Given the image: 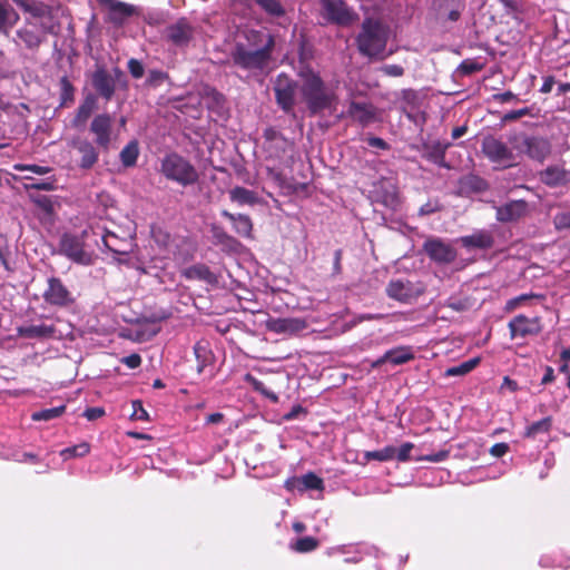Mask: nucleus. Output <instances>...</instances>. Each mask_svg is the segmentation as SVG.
<instances>
[{"instance_id":"obj_1","label":"nucleus","mask_w":570,"mask_h":570,"mask_svg":"<svg viewBox=\"0 0 570 570\" xmlns=\"http://www.w3.org/2000/svg\"><path fill=\"white\" fill-rule=\"evenodd\" d=\"M248 45L238 43L232 52L235 66L250 71H264L269 67L274 48L273 37L264 30H248Z\"/></svg>"},{"instance_id":"obj_2","label":"nucleus","mask_w":570,"mask_h":570,"mask_svg":"<svg viewBox=\"0 0 570 570\" xmlns=\"http://www.w3.org/2000/svg\"><path fill=\"white\" fill-rule=\"evenodd\" d=\"M302 97L312 115H317L324 110H332L335 107L337 96L332 86L326 85L313 71L302 73Z\"/></svg>"},{"instance_id":"obj_3","label":"nucleus","mask_w":570,"mask_h":570,"mask_svg":"<svg viewBox=\"0 0 570 570\" xmlns=\"http://www.w3.org/2000/svg\"><path fill=\"white\" fill-rule=\"evenodd\" d=\"M389 36L390 30L387 26L377 19L365 18L356 36V46L360 53L368 58H385Z\"/></svg>"},{"instance_id":"obj_4","label":"nucleus","mask_w":570,"mask_h":570,"mask_svg":"<svg viewBox=\"0 0 570 570\" xmlns=\"http://www.w3.org/2000/svg\"><path fill=\"white\" fill-rule=\"evenodd\" d=\"M160 173L168 180H173L184 187L194 185L198 180L196 168L183 156L175 153L164 157Z\"/></svg>"},{"instance_id":"obj_5","label":"nucleus","mask_w":570,"mask_h":570,"mask_svg":"<svg viewBox=\"0 0 570 570\" xmlns=\"http://www.w3.org/2000/svg\"><path fill=\"white\" fill-rule=\"evenodd\" d=\"M320 16L325 23L338 27H351L360 18L344 0H320Z\"/></svg>"},{"instance_id":"obj_6","label":"nucleus","mask_w":570,"mask_h":570,"mask_svg":"<svg viewBox=\"0 0 570 570\" xmlns=\"http://www.w3.org/2000/svg\"><path fill=\"white\" fill-rule=\"evenodd\" d=\"M86 234V230L81 236L65 234L60 239V253L77 264L88 266L92 263V253L83 243Z\"/></svg>"},{"instance_id":"obj_7","label":"nucleus","mask_w":570,"mask_h":570,"mask_svg":"<svg viewBox=\"0 0 570 570\" xmlns=\"http://www.w3.org/2000/svg\"><path fill=\"white\" fill-rule=\"evenodd\" d=\"M423 248L431 261L441 265L454 262L458 255L455 248L450 243L438 237L426 239Z\"/></svg>"},{"instance_id":"obj_8","label":"nucleus","mask_w":570,"mask_h":570,"mask_svg":"<svg viewBox=\"0 0 570 570\" xmlns=\"http://www.w3.org/2000/svg\"><path fill=\"white\" fill-rule=\"evenodd\" d=\"M482 151L492 163L510 166L515 161L513 151L503 141L494 137L483 139Z\"/></svg>"},{"instance_id":"obj_9","label":"nucleus","mask_w":570,"mask_h":570,"mask_svg":"<svg viewBox=\"0 0 570 570\" xmlns=\"http://www.w3.org/2000/svg\"><path fill=\"white\" fill-rule=\"evenodd\" d=\"M101 6L108 9V21L116 27L125 24L128 18L139 16V7L118 0H97Z\"/></svg>"},{"instance_id":"obj_10","label":"nucleus","mask_w":570,"mask_h":570,"mask_svg":"<svg viewBox=\"0 0 570 570\" xmlns=\"http://www.w3.org/2000/svg\"><path fill=\"white\" fill-rule=\"evenodd\" d=\"M514 140V148L539 161H543L551 151L549 141L543 138L520 136Z\"/></svg>"},{"instance_id":"obj_11","label":"nucleus","mask_w":570,"mask_h":570,"mask_svg":"<svg viewBox=\"0 0 570 570\" xmlns=\"http://www.w3.org/2000/svg\"><path fill=\"white\" fill-rule=\"evenodd\" d=\"M297 85L288 76L281 73L274 82V91L277 104L286 112L293 109Z\"/></svg>"},{"instance_id":"obj_12","label":"nucleus","mask_w":570,"mask_h":570,"mask_svg":"<svg viewBox=\"0 0 570 570\" xmlns=\"http://www.w3.org/2000/svg\"><path fill=\"white\" fill-rule=\"evenodd\" d=\"M508 327L510 330L511 338L532 336L539 334L542 331L540 317H528L523 314H519L511 318Z\"/></svg>"},{"instance_id":"obj_13","label":"nucleus","mask_w":570,"mask_h":570,"mask_svg":"<svg viewBox=\"0 0 570 570\" xmlns=\"http://www.w3.org/2000/svg\"><path fill=\"white\" fill-rule=\"evenodd\" d=\"M43 299L46 303L55 306H68L73 303L72 293L57 277L48 279V286L43 292Z\"/></svg>"},{"instance_id":"obj_14","label":"nucleus","mask_w":570,"mask_h":570,"mask_svg":"<svg viewBox=\"0 0 570 570\" xmlns=\"http://www.w3.org/2000/svg\"><path fill=\"white\" fill-rule=\"evenodd\" d=\"M422 289L410 281L393 279L386 287V294L390 298L402 303H410L422 294Z\"/></svg>"},{"instance_id":"obj_15","label":"nucleus","mask_w":570,"mask_h":570,"mask_svg":"<svg viewBox=\"0 0 570 570\" xmlns=\"http://www.w3.org/2000/svg\"><path fill=\"white\" fill-rule=\"evenodd\" d=\"M345 115L353 121L366 127L376 121L377 109L370 102L351 100Z\"/></svg>"},{"instance_id":"obj_16","label":"nucleus","mask_w":570,"mask_h":570,"mask_svg":"<svg viewBox=\"0 0 570 570\" xmlns=\"http://www.w3.org/2000/svg\"><path fill=\"white\" fill-rule=\"evenodd\" d=\"M112 118L107 114L97 115L91 125L90 130L96 136V142L99 147L108 149L111 140Z\"/></svg>"},{"instance_id":"obj_17","label":"nucleus","mask_w":570,"mask_h":570,"mask_svg":"<svg viewBox=\"0 0 570 570\" xmlns=\"http://www.w3.org/2000/svg\"><path fill=\"white\" fill-rule=\"evenodd\" d=\"M285 489L288 491L304 492L307 490H324V481L313 472L302 476L289 478L285 481Z\"/></svg>"},{"instance_id":"obj_18","label":"nucleus","mask_w":570,"mask_h":570,"mask_svg":"<svg viewBox=\"0 0 570 570\" xmlns=\"http://www.w3.org/2000/svg\"><path fill=\"white\" fill-rule=\"evenodd\" d=\"M306 322L302 318H271L267 322V328L277 334H296L305 330Z\"/></svg>"},{"instance_id":"obj_19","label":"nucleus","mask_w":570,"mask_h":570,"mask_svg":"<svg viewBox=\"0 0 570 570\" xmlns=\"http://www.w3.org/2000/svg\"><path fill=\"white\" fill-rule=\"evenodd\" d=\"M91 82L96 91L106 100H110L115 94V79L105 68H97L92 73Z\"/></svg>"},{"instance_id":"obj_20","label":"nucleus","mask_w":570,"mask_h":570,"mask_svg":"<svg viewBox=\"0 0 570 570\" xmlns=\"http://www.w3.org/2000/svg\"><path fill=\"white\" fill-rule=\"evenodd\" d=\"M495 209L497 219L502 223H508L521 218L528 209V204L522 199L511 200L504 205L497 206Z\"/></svg>"},{"instance_id":"obj_21","label":"nucleus","mask_w":570,"mask_h":570,"mask_svg":"<svg viewBox=\"0 0 570 570\" xmlns=\"http://www.w3.org/2000/svg\"><path fill=\"white\" fill-rule=\"evenodd\" d=\"M540 180L550 187H559L570 183V171L560 166H550L542 170Z\"/></svg>"},{"instance_id":"obj_22","label":"nucleus","mask_w":570,"mask_h":570,"mask_svg":"<svg viewBox=\"0 0 570 570\" xmlns=\"http://www.w3.org/2000/svg\"><path fill=\"white\" fill-rule=\"evenodd\" d=\"M459 242L465 248L488 249L493 246L494 239L490 232L478 230L472 235L462 236Z\"/></svg>"},{"instance_id":"obj_23","label":"nucleus","mask_w":570,"mask_h":570,"mask_svg":"<svg viewBox=\"0 0 570 570\" xmlns=\"http://www.w3.org/2000/svg\"><path fill=\"white\" fill-rule=\"evenodd\" d=\"M193 35V29L186 19L178 20L167 29V37L177 46L186 45Z\"/></svg>"},{"instance_id":"obj_24","label":"nucleus","mask_w":570,"mask_h":570,"mask_svg":"<svg viewBox=\"0 0 570 570\" xmlns=\"http://www.w3.org/2000/svg\"><path fill=\"white\" fill-rule=\"evenodd\" d=\"M17 333L20 337L26 338H50L55 336L56 330L52 325L42 323L19 326Z\"/></svg>"},{"instance_id":"obj_25","label":"nucleus","mask_w":570,"mask_h":570,"mask_svg":"<svg viewBox=\"0 0 570 570\" xmlns=\"http://www.w3.org/2000/svg\"><path fill=\"white\" fill-rule=\"evenodd\" d=\"M75 148L80 155L79 166L83 169H90L98 160L96 147L88 140H78Z\"/></svg>"},{"instance_id":"obj_26","label":"nucleus","mask_w":570,"mask_h":570,"mask_svg":"<svg viewBox=\"0 0 570 570\" xmlns=\"http://www.w3.org/2000/svg\"><path fill=\"white\" fill-rule=\"evenodd\" d=\"M435 6L441 17L456 21L464 9V0H436Z\"/></svg>"},{"instance_id":"obj_27","label":"nucleus","mask_w":570,"mask_h":570,"mask_svg":"<svg viewBox=\"0 0 570 570\" xmlns=\"http://www.w3.org/2000/svg\"><path fill=\"white\" fill-rule=\"evenodd\" d=\"M19 19V13L10 4L0 2V33L8 36Z\"/></svg>"},{"instance_id":"obj_28","label":"nucleus","mask_w":570,"mask_h":570,"mask_svg":"<svg viewBox=\"0 0 570 570\" xmlns=\"http://www.w3.org/2000/svg\"><path fill=\"white\" fill-rule=\"evenodd\" d=\"M184 275L188 279L204 281L207 284H216V275L204 264H196L185 269Z\"/></svg>"},{"instance_id":"obj_29","label":"nucleus","mask_w":570,"mask_h":570,"mask_svg":"<svg viewBox=\"0 0 570 570\" xmlns=\"http://www.w3.org/2000/svg\"><path fill=\"white\" fill-rule=\"evenodd\" d=\"M385 358H390L393 365H402L414 358V352L411 346H397L386 351Z\"/></svg>"},{"instance_id":"obj_30","label":"nucleus","mask_w":570,"mask_h":570,"mask_svg":"<svg viewBox=\"0 0 570 570\" xmlns=\"http://www.w3.org/2000/svg\"><path fill=\"white\" fill-rule=\"evenodd\" d=\"M459 185L463 193H481L488 188L487 181L473 174L463 176L460 179Z\"/></svg>"},{"instance_id":"obj_31","label":"nucleus","mask_w":570,"mask_h":570,"mask_svg":"<svg viewBox=\"0 0 570 570\" xmlns=\"http://www.w3.org/2000/svg\"><path fill=\"white\" fill-rule=\"evenodd\" d=\"M222 215L233 223L235 230L239 235L245 236V237L250 235L253 225H252V220L248 216L242 215V214L234 215L226 210H224Z\"/></svg>"},{"instance_id":"obj_32","label":"nucleus","mask_w":570,"mask_h":570,"mask_svg":"<svg viewBox=\"0 0 570 570\" xmlns=\"http://www.w3.org/2000/svg\"><path fill=\"white\" fill-rule=\"evenodd\" d=\"M17 37L28 47L29 49L38 48L42 41V36L32 28L23 27L17 30Z\"/></svg>"},{"instance_id":"obj_33","label":"nucleus","mask_w":570,"mask_h":570,"mask_svg":"<svg viewBox=\"0 0 570 570\" xmlns=\"http://www.w3.org/2000/svg\"><path fill=\"white\" fill-rule=\"evenodd\" d=\"M20 8L35 18H42L50 13L49 6L39 0H23L20 3Z\"/></svg>"},{"instance_id":"obj_34","label":"nucleus","mask_w":570,"mask_h":570,"mask_svg":"<svg viewBox=\"0 0 570 570\" xmlns=\"http://www.w3.org/2000/svg\"><path fill=\"white\" fill-rule=\"evenodd\" d=\"M96 107L97 98L91 94L87 95L82 104L78 108L75 121L77 124L85 122L90 117Z\"/></svg>"},{"instance_id":"obj_35","label":"nucleus","mask_w":570,"mask_h":570,"mask_svg":"<svg viewBox=\"0 0 570 570\" xmlns=\"http://www.w3.org/2000/svg\"><path fill=\"white\" fill-rule=\"evenodd\" d=\"M230 199L238 205H253L256 203L257 197L253 190L244 187H235L229 191Z\"/></svg>"},{"instance_id":"obj_36","label":"nucleus","mask_w":570,"mask_h":570,"mask_svg":"<svg viewBox=\"0 0 570 570\" xmlns=\"http://www.w3.org/2000/svg\"><path fill=\"white\" fill-rule=\"evenodd\" d=\"M139 155L138 142L132 140L120 151V160L124 166L131 167L136 164Z\"/></svg>"},{"instance_id":"obj_37","label":"nucleus","mask_w":570,"mask_h":570,"mask_svg":"<svg viewBox=\"0 0 570 570\" xmlns=\"http://www.w3.org/2000/svg\"><path fill=\"white\" fill-rule=\"evenodd\" d=\"M551 425H552L551 417H544V419H542L540 421H537V422L530 424L527 428L524 435L527 438L534 439L539 434H547V433H549V431L551 429Z\"/></svg>"},{"instance_id":"obj_38","label":"nucleus","mask_w":570,"mask_h":570,"mask_svg":"<svg viewBox=\"0 0 570 570\" xmlns=\"http://www.w3.org/2000/svg\"><path fill=\"white\" fill-rule=\"evenodd\" d=\"M318 547V541L313 537H303L295 541H291L289 548L299 553H306L315 550Z\"/></svg>"},{"instance_id":"obj_39","label":"nucleus","mask_w":570,"mask_h":570,"mask_svg":"<svg viewBox=\"0 0 570 570\" xmlns=\"http://www.w3.org/2000/svg\"><path fill=\"white\" fill-rule=\"evenodd\" d=\"M479 362H480L479 357L470 358L459 365L449 367L445 371V375L446 376H463V375L470 373L473 368H475L476 365L479 364Z\"/></svg>"},{"instance_id":"obj_40","label":"nucleus","mask_w":570,"mask_h":570,"mask_svg":"<svg viewBox=\"0 0 570 570\" xmlns=\"http://www.w3.org/2000/svg\"><path fill=\"white\" fill-rule=\"evenodd\" d=\"M65 411H66L65 405H60V406H56V407H51V409H43V410L33 412L31 414V419L33 421H51V420L57 419L60 415H62L65 413Z\"/></svg>"},{"instance_id":"obj_41","label":"nucleus","mask_w":570,"mask_h":570,"mask_svg":"<svg viewBox=\"0 0 570 570\" xmlns=\"http://www.w3.org/2000/svg\"><path fill=\"white\" fill-rule=\"evenodd\" d=\"M396 448L394 446H385L377 451H370L365 453V458L367 460H376V461H390L395 459Z\"/></svg>"},{"instance_id":"obj_42","label":"nucleus","mask_w":570,"mask_h":570,"mask_svg":"<svg viewBox=\"0 0 570 570\" xmlns=\"http://www.w3.org/2000/svg\"><path fill=\"white\" fill-rule=\"evenodd\" d=\"M246 381L252 385V387L256 392L261 393L262 395H264L265 397H267L268 400H271L274 403L278 402V396L276 395V393L268 390L265 386V384L263 382H261L259 380L253 377L252 375H247Z\"/></svg>"},{"instance_id":"obj_43","label":"nucleus","mask_w":570,"mask_h":570,"mask_svg":"<svg viewBox=\"0 0 570 570\" xmlns=\"http://www.w3.org/2000/svg\"><path fill=\"white\" fill-rule=\"evenodd\" d=\"M246 381L252 385V387L256 392L261 393L262 395H264L265 397H267L268 400H271L274 403L278 402V396L276 395V393L268 390L265 386V384L263 382H261L259 380L253 377L252 375H247Z\"/></svg>"},{"instance_id":"obj_44","label":"nucleus","mask_w":570,"mask_h":570,"mask_svg":"<svg viewBox=\"0 0 570 570\" xmlns=\"http://www.w3.org/2000/svg\"><path fill=\"white\" fill-rule=\"evenodd\" d=\"M246 381L252 385V387L256 392L261 393L262 395H264L265 397H267L268 400H271L274 403L278 402V396L276 395V393L268 390L265 386V384L263 382H261L259 380L253 377L252 375H247Z\"/></svg>"},{"instance_id":"obj_45","label":"nucleus","mask_w":570,"mask_h":570,"mask_svg":"<svg viewBox=\"0 0 570 570\" xmlns=\"http://www.w3.org/2000/svg\"><path fill=\"white\" fill-rule=\"evenodd\" d=\"M90 451V446L88 443H80L78 445H75V446H70V448H67V449H63L61 452H60V455L65 459V460H68V459H71V458H80V456H85L86 454H88Z\"/></svg>"},{"instance_id":"obj_46","label":"nucleus","mask_w":570,"mask_h":570,"mask_svg":"<svg viewBox=\"0 0 570 570\" xmlns=\"http://www.w3.org/2000/svg\"><path fill=\"white\" fill-rule=\"evenodd\" d=\"M194 353H195V356H196L197 363H198L197 364V372L202 373L204 371L205 366L208 363L209 352H208L207 347L204 344L197 343L194 346Z\"/></svg>"},{"instance_id":"obj_47","label":"nucleus","mask_w":570,"mask_h":570,"mask_svg":"<svg viewBox=\"0 0 570 570\" xmlns=\"http://www.w3.org/2000/svg\"><path fill=\"white\" fill-rule=\"evenodd\" d=\"M14 169L18 171H30V173L39 175V176L46 175L51 170L47 166L26 165V164H17V165H14Z\"/></svg>"},{"instance_id":"obj_48","label":"nucleus","mask_w":570,"mask_h":570,"mask_svg":"<svg viewBox=\"0 0 570 570\" xmlns=\"http://www.w3.org/2000/svg\"><path fill=\"white\" fill-rule=\"evenodd\" d=\"M132 413L131 419L137 421L149 420L148 412L144 409L142 403L138 400L131 402Z\"/></svg>"},{"instance_id":"obj_49","label":"nucleus","mask_w":570,"mask_h":570,"mask_svg":"<svg viewBox=\"0 0 570 570\" xmlns=\"http://www.w3.org/2000/svg\"><path fill=\"white\" fill-rule=\"evenodd\" d=\"M256 2L272 14L279 16L283 13V9L277 0H256Z\"/></svg>"},{"instance_id":"obj_50","label":"nucleus","mask_w":570,"mask_h":570,"mask_svg":"<svg viewBox=\"0 0 570 570\" xmlns=\"http://www.w3.org/2000/svg\"><path fill=\"white\" fill-rule=\"evenodd\" d=\"M481 69H482V65L474 60H464V61H462V63L459 67V70L463 75H471V73L480 71Z\"/></svg>"},{"instance_id":"obj_51","label":"nucleus","mask_w":570,"mask_h":570,"mask_svg":"<svg viewBox=\"0 0 570 570\" xmlns=\"http://www.w3.org/2000/svg\"><path fill=\"white\" fill-rule=\"evenodd\" d=\"M553 223L557 229L570 228V212L558 213Z\"/></svg>"},{"instance_id":"obj_52","label":"nucleus","mask_w":570,"mask_h":570,"mask_svg":"<svg viewBox=\"0 0 570 570\" xmlns=\"http://www.w3.org/2000/svg\"><path fill=\"white\" fill-rule=\"evenodd\" d=\"M414 445L410 442L403 443L399 449H396L395 459L401 462H405L410 459L411 451Z\"/></svg>"},{"instance_id":"obj_53","label":"nucleus","mask_w":570,"mask_h":570,"mask_svg":"<svg viewBox=\"0 0 570 570\" xmlns=\"http://www.w3.org/2000/svg\"><path fill=\"white\" fill-rule=\"evenodd\" d=\"M128 69H129V72L131 73V76L136 79H139L144 76V71H145L144 66L137 59H130L128 61Z\"/></svg>"},{"instance_id":"obj_54","label":"nucleus","mask_w":570,"mask_h":570,"mask_svg":"<svg viewBox=\"0 0 570 570\" xmlns=\"http://www.w3.org/2000/svg\"><path fill=\"white\" fill-rule=\"evenodd\" d=\"M28 189L35 190H53L55 189V180L46 179L40 181H32L27 185Z\"/></svg>"},{"instance_id":"obj_55","label":"nucleus","mask_w":570,"mask_h":570,"mask_svg":"<svg viewBox=\"0 0 570 570\" xmlns=\"http://www.w3.org/2000/svg\"><path fill=\"white\" fill-rule=\"evenodd\" d=\"M382 71L390 77H401L404 73L403 67L399 65H385L382 67Z\"/></svg>"},{"instance_id":"obj_56","label":"nucleus","mask_w":570,"mask_h":570,"mask_svg":"<svg viewBox=\"0 0 570 570\" xmlns=\"http://www.w3.org/2000/svg\"><path fill=\"white\" fill-rule=\"evenodd\" d=\"M61 89H62L61 98H62L63 102H66L67 100H71L72 94H73V88H72L71 83L66 78L61 79Z\"/></svg>"},{"instance_id":"obj_57","label":"nucleus","mask_w":570,"mask_h":570,"mask_svg":"<svg viewBox=\"0 0 570 570\" xmlns=\"http://www.w3.org/2000/svg\"><path fill=\"white\" fill-rule=\"evenodd\" d=\"M122 363L129 368H137L141 364V357L138 354H130L122 358Z\"/></svg>"},{"instance_id":"obj_58","label":"nucleus","mask_w":570,"mask_h":570,"mask_svg":"<svg viewBox=\"0 0 570 570\" xmlns=\"http://www.w3.org/2000/svg\"><path fill=\"white\" fill-rule=\"evenodd\" d=\"M508 451H509V445L507 443H495L490 449V453L495 458L503 456Z\"/></svg>"},{"instance_id":"obj_59","label":"nucleus","mask_w":570,"mask_h":570,"mask_svg":"<svg viewBox=\"0 0 570 570\" xmlns=\"http://www.w3.org/2000/svg\"><path fill=\"white\" fill-rule=\"evenodd\" d=\"M105 411L101 407H89L85 411L83 415L92 421L101 417L104 415Z\"/></svg>"},{"instance_id":"obj_60","label":"nucleus","mask_w":570,"mask_h":570,"mask_svg":"<svg viewBox=\"0 0 570 570\" xmlns=\"http://www.w3.org/2000/svg\"><path fill=\"white\" fill-rule=\"evenodd\" d=\"M529 114L528 108H522L519 110H512L504 116V120H517L523 116H527Z\"/></svg>"},{"instance_id":"obj_61","label":"nucleus","mask_w":570,"mask_h":570,"mask_svg":"<svg viewBox=\"0 0 570 570\" xmlns=\"http://www.w3.org/2000/svg\"><path fill=\"white\" fill-rule=\"evenodd\" d=\"M367 144H368V146H371L373 148H379V149H387L389 148V145L386 144V141L379 137L367 138Z\"/></svg>"},{"instance_id":"obj_62","label":"nucleus","mask_w":570,"mask_h":570,"mask_svg":"<svg viewBox=\"0 0 570 570\" xmlns=\"http://www.w3.org/2000/svg\"><path fill=\"white\" fill-rule=\"evenodd\" d=\"M166 78V75L159 70H151L149 73V82L151 85H158Z\"/></svg>"},{"instance_id":"obj_63","label":"nucleus","mask_w":570,"mask_h":570,"mask_svg":"<svg viewBox=\"0 0 570 570\" xmlns=\"http://www.w3.org/2000/svg\"><path fill=\"white\" fill-rule=\"evenodd\" d=\"M446 306H449L450 308H452L453 311H456V312H461V311H464L466 308V304L460 299H453V298H450L446 303Z\"/></svg>"},{"instance_id":"obj_64","label":"nucleus","mask_w":570,"mask_h":570,"mask_svg":"<svg viewBox=\"0 0 570 570\" xmlns=\"http://www.w3.org/2000/svg\"><path fill=\"white\" fill-rule=\"evenodd\" d=\"M553 85H554L553 77H550V76L546 77L543 80V83L540 88V91L543 94H549L552 90Z\"/></svg>"}]
</instances>
